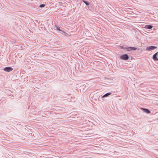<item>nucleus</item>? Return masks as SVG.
<instances>
[{"mask_svg":"<svg viewBox=\"0 0 158 158\" xmlns=\"http://www.w3.org/2000/svg\"><path fill=\"white\" fill-rule=\"evenodd\" d=\"M129 56L127 54L123 55L120 56L121 59L125 60H128L129 59Z\"/></svg>","mask_w":158,"mask_h":158,"instance_id":"nucleus-1","label":"nucleus"},{"mask_svg":"<svg viewBox=\"0 0 158 158\" xmlns=\"http://www.w3.org/2000/svg\"><path fill=\"white\" fill-rule=\"evenodd\" d=\"M157 48V47L151 46L148 47H147L146 50L147 51H150L152 50H154Z\"/></svg>","mask_w":158,"mask_h":158,"instance_id":"nucleus-2","label":"nucleus"},{"mask_svg":"<svg viewBox=\"0 0 158 158\" xmlns=\"http://www.w3.org/2000/svg\"><path fill=\"white\" fill-rule=\"evenodd\" d=\"M125 49L128 51H130L132 50H135L137 48L135 47H128L125 48Z\"/></svg>","mask_w":158,"mask_h":158,"instance_id":"nucleus-3","label":"nucleus"},{"mask_svg":"<svg viewBox=\"0 0 158 158\" xmlns=\"http://www.w3.org/2000/svg\"><path fill=\"white\" fill-rule=\"evenodd\" d=\"M13 70V69L10 67H5L3 70L6 72H10L12 71Z\"/></svg>","mask_w":158,"mask_h":158,"instance_id":"nucleus-4","label":"nucleus"},{"mask_svg":"<svg viewBox=\"0 0 158 158\" xmlns=\"http://www.w3.org/2000/svg\"><path fill=\"white\" fill-rule=\"evenodd\" d=\"M158 53V52H156L153 55L152 59L154 61H158V58L157 57Z\"/></svg>","mask_w":158,"mask_h":158,"instance_id":"nucleus-5","label":"nucleus"},{"mask_svg":"<svg viewBox=\"0 0 158 158\" xmlns=\"http://www.w3.org/2000/svg\"><path fill=\"white\" fill-rule=\"evenodd\" d=\"M142 109L143 110L144 112L146 113L147 114H149L151 112L150 110L144 108H142Z\"/></svg>","mask_w":158,"mask_h":158,"instance_id":"nucleus-6","label":"nucleus"},{"mask_svg":"<svg viewBox=\"0 0 158 158\" xmlns=\"http://www.w3.org/2000/svg\"><path fill=\"white\" fill-rule=\"evenodd\" d=\"M153 27V26L150 25H146L145 26V28L148 29H152Z\"/></svg>","mask_w":158,"mask_h":158,"instance_id":"nucleus-7","label":"nucleus"},{"mask_svg":"<svg viewBox=\"0 0 158 158\" xmlns=\"http://www.w3.org/2000/svg\"><path fill=\"white\" fill-rule=\"evenodd\" d=\"M60 33L65 36H69V35H68L67 33L65 32L64 31L62 30L60 32Z\"/></svg>","mask_w":158,"mask_h":158,"instance_id":"nucleus-8","label":"nucleus"},{"mask_svg":"<svg viewBox=\"0 0 158 158\" xmlns=\"http://www.w3.org/2000/svg\"><path fill=\"white\" fill-rule=\"evenodd\" d=\"M111 94V93L110 92L107 93L102 96V98L107 97L110 95Z\"/></svg>","mask_w":158,"mask_h":158,"instance_id":"nucleus-9","label":"nucleus"},{"mask_svg":"<svg viewBox=\"0 0 158 158\" xmlns=\"http://www.w3.org/2000/svg\"><path fill=\"white\" fill-rule=\"evenodd\" d=\"M82 2H84L87 6H89L90 4L89 2H87V1H85L84 0H82Z\"/></svg>","mask_w":158,"mask_h":158,"instance_id":"nucleus-10","label":"nucleus"},{"mask_svg":"<svg viewBox=\"0 0 158 158\" xmlns=\"http://www.w3.org/2000/svg\"><path fill=\"white\" fill-rule=\"evenodd\" d=\"M55 27L56 30L60 31H62V30L60 29V28L59 27L56 26Z\"/></svg>","mask_w":158,"mask_h":158,"instance_id":"nucleus-11","label":"nucleus"},{"mask_svg":"<svg viewBox=\"0 0 158 158\" xmlns=\"http://www.w3.org/2000/svg\"><path fill=\"white\" fill-rule=\"evenodd\" d=\"M45 5L44 4H41L40 5V7L41 8L44 7L45 6Z\"/></svg>","mask_w":158,"mask_h":158,"instance_id":"nucleus-12","label":"nucleus"}]
</instances>
